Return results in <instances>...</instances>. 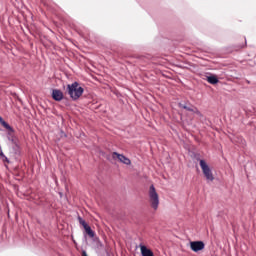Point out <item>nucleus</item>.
Listing matches in <instances>:
<instances>
[{"mask_svg": "<svg viewBox=\"0 0 256 256\" xmlns=\"http://www.w3.org/2000/svg\"><path fill=\"white\" fill-rule=\"evenodd\" d=\"M207 81L211 83V85H217V83H219V79H217L216 76H208Z\"/></svg>", "mask_w": 256, "mask_h": 256, "instance_id": "nucleus-9", "label": "nucleus"}, {"mask_svg": "<svg viewBox=\"0 0 256 256\" xmlns=\"http://www.w3.org/2000/svg\"><path fill=\"white\" fill-rule=\"evenodd\" d=\"M112 157H113V159H118V161H120V163H123L124 165H131V160L123 154L114 152L112 154Z\"/></svg>", "mask_w": 256, "mask_h": 256, "instance_id": "nucleus-5", "label": "nucleus"}, {"mask_svg": "<svg viewBox=\"0 0 256 256\" xmlns=\"http://www.w3.org/2000/svg\"><path fill=\"white\" fill-rule=\"evenodd\" d=\"M84 229H85L87 235H89L91 238L95 237V232L93 230H91L90 226H86Z\"/></svg>", "mask_w": 256, "mask_h": 256, "instance_id": "nucleus-10", "label": "nucleus"}, {"mask_svg": "<svg viewBox=\"0 0 256 256\" xmlns=\"http://www.w3.org/2000/svg\"><path fill=\"white\" fill-rule=\"evenodd\" d=\"M140 251L142 256H154L153 251H151V249L147 248L146 246L141 245Z\"/></svg>", "mask_w": 256, "mask_h": 256, "instance_id": "nucleus-6", "label": "nucleus"}, {"mask_svg": "<svg viewBox=\"0 0 256 256\" xmlns=\"http://www.w3.org/2000/svg\"><path fill=\"white\" fill-rule=\"evenodd\" d=\"M0 155H3V150L0 148Z\"/></svg>", "mask_w": 256, "mask_h": 256, "instance_id": "nucleus-14", "label": "nucleus"}, {"mask_svg": "<svg viewBox=\"0 0 256 256\" xmlns=\"http://www.w3.org/2000/svg\"><path fill=\"white\" fill-rule=\"evenodd\" d=\"M0 123L1 125H3L5 129H7V131L13 132V128L7 122H5V120H3L1 116H0Z\"/></svg>", "mask_w": 256, "mask_h": 256, "instance_id": "nucleus-8", "label": "nucleus"}, {"mask_svg": "<svg viewBox=\"0 0 256 256\" xmlns=\"http://www.w3.org/2000/svg\"><path fill=\"white\" fill-rule=\"evenodd\" d=\"M78 219H79L80 225L83 226L84 229H85V227L89 226V225H87V222H85V220H83L81 217H79Z\"/></svg>", "mask_w": 256, "mask_h": 256, "instance_id": "nucleus-12", "label": "nucleus"}, {"mask_svg": "<svg viewBox=\"0 0 256 256\" xmlns=\"http://www.w3.org/2000/svg\"><path fill=\"white\" fill-rule=\"evenodd\" d=\"M52 97L55 101H61L63 99V92L61 90H53Z\"/></svg>", "mask_w": 256, "mask_h": 256, "instance_id": "nucleus-7", "label": "nucleus"}, {"mask_svg": "<svg viewBox=\"0 0 256 256\" xmlns=\"http://www.w3.org/2000/svg\"><path fill=\"white\" fill-rule=\"evenodd\" d=\"M68 89V94L70 95L71 99H73L74 101H77V99H79V97H81V95H83V87H81V85H79V83L74 82L72 84H69L67 86Z\"/></svg>", "mask_w": 256, "mask_h": 256, "instance_id": "nucleus-1", "label": "nucleus"}, {"mask_svg": "<svg viewBox=\"0 0 256 256\" xmlns=\"http://www.w3.org/2000/svg\"><path fill=\"white\" fill-rule=\"evenodd\" d=\"M180 107L182 109H186V111H195V108L191 107V106H187L185 104H180Z\"/></svg>", "mask_w": 256, "mask_h": 256, "instance_id": "nucleus-11", "label": "nucleus"}, {"mask_svg": "<svg viewBox=\"0 0 256 256\" xmlns=\"http://www.w3.org/2000/svg\"><path fill=\"white\" fill-rule=\"evenodd\" d=\"M200 167L207 181H215V175L213 174V170L205 160H200Z\"/></svg>", "mask_w": 256, "mask_h": 256, "instance_id": "nucleus-3", "label": "nucleus"}, {"mask_svg": "<svg viewBox=\"0 0 256 256\" xmlns=\"http://www.w3.org/2000/svg\"><path fill=\"white\" fill-rule=\"evenodd\" d=\"M190 249L194 251V253H198V251L205 249V243H203V241H192L190 242Z\"/></svg>", "mask_w": 256, "mask_h": 256, "instance_id": "nucleus-4", "label": "nucleus"}, {"mask_svg": "<svg viewBox=\"0 0 256 256\" xmlns=\"http://www.w3.org/2000/svg\"><path fill=\"white\" fill-rule=\"evenodd\" d=\"M11 142L13 143V145H15V147H19V140L17 138L12 137Z\"/></svg>", "mask_w": 256, "mask_h": 256, "instance_id": "nucleus-13", "label": "nucleus"}, {"mask_svg": "<svg viewBox=\"0 0 256 256\" xmlns=\"http://www.w3.org/2000/svg\"><path fill=\"white\" fill-rule=\"evenodd\" d=\"M148 197L152 209H154V211H157V209H159V194L157 193L155 186H150L148 191Z\"/></svg>", "mask_w": 256, "mask_h": 256, "instance_id": "nucleus-2", "label": "nucleus"}]
</instances>
